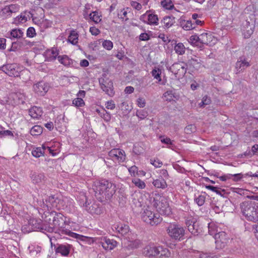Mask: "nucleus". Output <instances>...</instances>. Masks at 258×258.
Masks as SVG:
<instances>
[{
  "instance_id": "42",
  "label": "nucleus",
  "mask_w": 258,
  "mask_h": 258,
  "mask_svg": "<svg viewBox=\"0 0 258 258\" xmlns=\"http://www.w3.org/2000/svg\"><path fill=\"white\" fill-rule=\"evenodd\" d=\"M152 75L154 78L158 80L159 82L161 81V70L159 68H155L151 72Z\"/></svg>"
},
{
  "instance_id": "9",
  "label": "nucleus",
  "mask_w": 258,
  "mask_h": 258,
  "mask_svg": "<svg viewBox=\"0 0 258 258\" xmlns=\"http://www.w3.org/2000/svg\"><path fill=\"white\" fill-rule=\"evenodd\" d=\"M108 159L118 163L123 162L125 159V154L123 150L120 149H113L108 153ZM108 159V158H107Z\"/></svg>"
},
{
  "instance_id": "3",
  "label": "nucleus",
  "mask_w": 258,
  "mask_h": 258,
  "mask_svg": "<svg viewBox=\"0 0 258 258\" xmlns=\"http://www.w3.org/2000/svg\"><path fill=\"white\" fill-rule=\"evenodd\" d=\"M241 212L248 221L258 223V203L253 201H245L240 204Z\"/></svg>"
},
{
  "instance_id": "6",
  "label": "nucleus",
  "mask_w": 258,
  "mask_h": 258,
  "mask_svg": "<svg viewBox=\"0 0 258 258\" xmlns=\"http://www.w3.org/2000/svg\"><path fill=\"white\" fill-rule=\"evenodd\" d=\"M213 225V224H208L209 233L210 235L214 234V232L211 229ZM215 240L216 247L217 248H223L228 243L229 237L225 232L221 231L215 234Z\"/></svg>"
},
{
  "instance_id": "49",
  "label": "nucleus",
  "mask_w": 258,
  "mask_h": 258,
  "mask_svg": "<svg viewBox=\"0 0 258 258\" xmlns=\"http://www.w3.org/2000/svg\"><path fill=\"white\" fill-rule=\"evenodd\" d=\"M211 102V98L206 95L203 98L202 102L199 104V105L200 107H204L206 105L210 104Z\"/></svg>"
},
{
  "instance_id": "57",
  "label": "nucleus",
  "mask_w": 258,
  "mask_h": 258,
  "mask_svg": "<svg viewBox=\"0 0 258 258\" xmlns=\"http://www.w3.org/2000/svg\"><path fill=\"white\" fill-rule=\"evenodd\" d=\"M200 35H192L189 38V41L191 43H197L198 42H200Z\"/></svg>"
},
{
  "instance_id": "64",
  "label": "nucleus",
  "mask_w": 258,
  "mask_h": 258,
  "mask_svg": "<svg viewBox=\"0 0 258 258\" xmlns=\"http://www.w3.org/2000/svg\"><path fill=\"white\" fill-rule=\"evenodd\" d=\"M139 39L142 41L148 40L150 39L149 35L146 33H142L140 34Z\"/></svg>"
},
{
  "instance_id": "2",
  "label": "nucleus",
  "mask_w": 258,
  "mask_h": 258,
  "mask_svg": "<svg viewBox=\"0 0 258 258\" xmlns=\"http://www.w3.org/2000/svg\"><path fill=\"white\" fill-rule=\"evenodd\" d=\"M93 189L96 197L101 202L110 200L116 191L114 184L106 179L96 181L94 182Z\"/></svg>"
},
{
  "instance_id": "58",
  "label": "nucleus",
  "mask_w": 258,
  "mask_h": 258,
  "mask_svg": "<svg viewBox=\"0 0 258 258\" xmlns=\"http://www.w3.org/2000/svg\"><path fill=\"white\" fill-rule=\"evenodd\" d=\"M131 4L132 7L138 11L140 10L142 8V5L140 3L135 1H132Z\"/></svg>"
},
{
  "instance_id": "29",
  "label": "nucleus",
  "mask_w": 258,
  "mask_h": 258,
  "mask_svg": "<svg viewBox=\"0 0 258 258\" xmlns=\"http://www.w3.org/2000/svg\"><path fill=\"white\" fill-rule=\"evenodd\" d=\"M69 245H59L56 249V253H59L63 256H67L70 253Z\"/></svg>"
},
{
  "instance_id": "30",
  "label": "nucleus",
  "mask_w": 258,
  "mask_h": 258,
  "mask_svg": "<svg viewBox=\"0 0 258 258\" xmlns=\"http://www.w3.org/2000/svg\"><path fill=\"white\" fill-rule=\"evenodd\" d=\"M29 253L32 256H37L40 254L41 251V247L38 245L31 244L28 246Z\"/></svg>"
},
{
  "instance_id": "44",
  "label": "nucleus",
  "mask_w": 258,
  "mask_h": 258,
  "mask_svg": "<svg viewBox=\"0 0 258 258\" xmlns=\"http://www.w3.org/2000/svg\"><path fill=\"white\" fill-rule=\"evenodd\" d=\"M90 19L96 23H98L100 22L101 19L98 15V12L96 11L93 12L89 15Z\"/></svg>"
},
{
  "instance_id": "55",
  "label": "nucleus",
  "mask_w": 258,
  "mask_h": 258,
  "mask_svg": "<svg viewBox=\"0 0 258 258\" xmlns=\"http://www.w3.org/2000/svg\"><path fill=\"white\" fill-rule=\"evenodd\" d=\"M243 174L242 173H237L232 174V180L234 181H239L243 178Z\"/></svg>"
},
{
  "instance_id": "28",
  "label": "nucleus",
  "mask_w": 258,
  "mask_h": 258,
  "mask_svg": "<svg viewBox=\"0 0 258 258\" xmlns=\"http://www.w3.org/2000/svg\"><path fill=\"white\" fill-rule=\"evenodd\" d=\"M32 180L34 183H42L45 179V176L43 173H34L31 176Z\"/></svg>"
},
{
  "instance_id": "35",
  "label": "nucleus",
  "mask_w": 258,
  "mask_h": 258,
  "mask_svg": "<svg viewBox=\"0 0 258 258\" xmlns=\"http://www.w3.org/2000/svg\"><path fill=\"white\" fill-rule=\"evenodd\" d=\"M159 254L157 256L159 258H168L170 256V252L169 250L166 248L159 246Z\"/></svg>"
},
{
  "instance_id": "32",
  "label": "nucleus",
  "mask_w": 258,
  "mask_h": 258,
  "mask_svg": "<svg viewBox=\"0 0 258 258\" xmlns=\"http://www.w3.org/2000/svg\"><path fill=\"white\" fill-rule=\"evenodd\" d=\"M161 22L163 26L167 28L171 27L175 22L174 17L173 16H166L163 18Z\"/></svg>"
},
{
  "instance_id": "60",
  "label": "nucleus",
  "mask_w": 258,
  "mask_h": 258,
  "mask_svg": "<svg viewBox=\"0 0 258 258\" xmlns=\"http://www.w3.org/2000/svg\"><path fill=\"white\" fill-rule=\"evenodd\" d=\"M115 107V105L114 103V102L112 100L108 101L107 102L106 104V108L108 109H111L112 110L114 109Z\"/></svg>"
},
{
  "instance_id": "59",
  "label": "nucleus",
  "mask_w": 258,
  "mask_h": 258,
  "mask_svg": "<svg viewBox=\"0 0 258 258\" xmlns=\"http://www.w3.org/2000/svg\"><path fill=\"white\" fill-rule=\"evenodd\" d=\"M146 104L145 100L143 98H139L137 99V105L141 108H143Z\"/></svg>"
},
{
  "instance_id": "22",
  "label": "nucleus",
  "mask_w": 258,
  "mask_h": 258,
  "mask_svg": "<svg viewBox=\"0 0 258 258\" xmlns=\"http://www.w3.org/2000/svg\"><path fill=\"white\" fill-rule=\"evenodd\" d=\"M8 35H9L8 37H9L11 39L15 38L20 39L23 36L24 32L20 29L15 28L12 29L10 32V33H8Z\"/></svg>"
},
{
  "instance_id": "36",
  "label": "nucleus",
  "mask_w": 258,
  "mask_h": 258,
  "mask_svg": "<svg viewBox=\"0 0 258 258\" xmlns=\"http://www.w3.org/2000/svg\"><path fill=\"white\" fill-rule=\"evenodd\" d=\"M182 28L185 30L194 29L196 28L195 24L190 21H184L181 23Z\"/></svg>"
},
{
  "instance_id": "19",
  "label": "nucleus",
  "mask_w": 258,
  "mask_h": 258,
  "mask_svg": "<svg viewBox=\"0 0 258 258\" xmlns=\"http://www.w3.org/2000/svg\"><path fill=\"white\" fill-rule=\"evenodd\" d=\"M159 246L157 247L153 245H148L144 249V254L147 256H155L159 254Z\"/></svg>"
},
{
  "instance_id": "18",
  "label": "nucleus",
  "mask_w": 258,
  "mask_h": 258,
  "mask_svg": "<svg viewBox=\"0 0 258 258\" xmlns=\"http://www.w3.org/2000/svg\"><path fill=\"white\" fill-rule=\"evenodd\" d=\"M200 38V43L206 45H212L216 41L214 36L210 33H205L201 34Z\"/></svg>"
},
{
  "instance_id": "50",
  "label": "nucleus",
  "mask_w": 258,
  "mask_h": 258,
  "mask_svg": "<svg viewBox=\"0 0 258 258\" xmlns=\"http://www.w3.org/2000/svg\"><path fill=\"white\" fill-rule=\"evenodd\" d=\"M196 131V126L194 124H189L184 128V132L187 134H190Z\"/></svg>"
},
{
  "instance_id": "23",
  "label": "nucleus",
  "mask_w": 258,
  "mask_h": 258,
  "mask_svg": "<svg viewBox=\"0 0 258 258\" xmlns=\"http://www.w3.org/2000/svg\"><path fill=\"white\" fill-rule=\"evenodd\" d=\"M113 229L115 230L122 235H125L129 231V227L128 225L123 224H119L113 226Z\"/></svg>"
},
{
  "instance_id": "63",
  "label": "nucleus",
  "mask_w": 258,
  "mask_h": 258,
  "mask_svg": "<svg viewBox=\"0 0 258 258\" xmlns=\"http://www.w3.org/2000/svg\"><path fill=\"white\" fill-rule=\"evenodd\" d=\"M90 32L93 35L95 36L98 35L100 32V30L95 27H90Z\"/></svg>"
},
{
  "instance_id": "17",
  "label": "nucleus",
  "mask_w": 258,
  "mask_h": 258,
  "mask_svg": "<svg viewBox=\"0 0 258 258\" xmlns=\"http://www.w3.org/2000/svg\"><path fill=\"white\" fill-rule=\"evenodd\" d=\"M32 17V14L29 11H25L21 13V14L15 18L14 23L16 25L23 24L25 23L28 20L30 19Z\"/></svg>"
},
{
  "instance_id": "26",
  "label": "nucleus",
  "mask_w": 258,
  "mask_h": 258,
  "mask_svg": "<svg viewBox=\"0 0 258 258\" xmlns=\"http://www.w3.org/2000/svg\"><path fill=\"white\" fill-rule=\"evenodd\" d=\"M29 115L33 118H39L42 114V110L41 108L33 107L29 109Z\"/></svg>"
},
{
  "instance_id": "24",
  "label": "nucleus",
  "mask_w": 258,
  "mask_h": 258,
  "mask_svg": "<svg viewBox=\"0 0 258 258\" xmlns=\"http://www.w3.org/2000/svg\"><path fill=\"white\" fill-rule=\"evenodd\" d=\"M249 66H250L249 63L245 60H238L235 64L236 74L244 71L247 67Z\"/></svg>"
},
{
  "instance_id": "15",
  "label": "nucleus",
  "mask_w": 258,
  "mask_h": 258,
  "mask_svg": "<svg viewBox=\"0 0 258 258\" xmlns=\"http://www.w3.org/2000/svg\"><path fill=\"white\" fill-rule=\"evenodd\" d=\"M48 85L43 81L39 82L33 86L34 91L40 96H44L48 91Z\"/></svg>"
},
{
  "instance_id": "46",
  "label": "nucleus",
  "mask_w": 258,
  "mask_h": 258,
  "mask_svg": "<svg viewBox=\"0 0 258 258\" xmlns=\"http://www.w3.org/2000/svg\"><path fill=\"white\" fill-rule=\"evenodd\" d=\"M258 154V145L255 144L251 148V151H249L248 152L246 151L245 152V156L247 155H253Z\"/></svg>"
},
{
  "instance_id": "38",
  "label": "nucleus",
  "mask_w": 258,
  "mask_h": 258,
  "mask_svg": "<svg viewBox=\"0 0 258 258\" xmlns=\"http://www.w3.org/2000/svg\"><path fill=\"white\" fill-rule=\"evenodd\" d=\"M42 127L40 125H34L30 130V134L32 136H38L42 134Z\"/></svg>"
},
{
  "instance_id": "53",
  "label": "nucleus",
  "mask_w": 258,
  "mask_h": 258,
  "mask_svg": "<svg viewBox=\"0 0 258 258\" xmlns=\"http://www.w3.org/2000/svg\"><path fill=\"white\" fill-rule=\"evenodd\" d=\"M36 35L35 30L33 27H29L27 30V36L33 37Z\"/></svg>"
},
{
  "instance_id": "21",
  "label": "nucleus",
  "mask_w": 258,
  "mask_h": 258,
  "mask_svg": "<svg viewBox=\"0 0 258 258\" xmlns=\"http://www.w3.org/2000/svg\"><path fill=\"white\" fill-rule=\"evenodd\" d=\"M58 56V50L56 48L53 47L51 49L47 50L45 52L46 58L48 61H52Z\"/></svg>"
},
{
  "instance_id": "13",
  "label": "nucleus",
  "mask_w": 258,
  "mask_h": 258,
  "mask_svg": "<svg viewBox=\"0 0 258 258\" xmlns=\"http://www.w3.org/2000/svg\"><path fill=\"white\" fill-rule=\"evenodd\" d=\"M188 231L194 235H198L202 232V229L200 227L199 223L193 218L187 219L185 222Z\"/></svg>"
},
{
  "instance_id": "10",
  "label": "nucleus",
  "mask_w": 258,
  "mask_h": 258,
  "mask_svg": "<svg viewBox=\"0 0 258 258\" xmlns=\"http://www.w3.org/2000/svg\"><path fill=\"white\" fill-rule=\"evenodd\" d=\"M29 230H25V227H22V230L25 232H30L31 231H37L38 230H45V227L47 225L44 224L42 223L40 220H37L36 219H31L28 222Z\"/></svg>"
},
{
  "instance_id": "27",
  "label": "nucleus",
  "mask_w": 258,
  "mask_h": 258,
  "mask_svg": "<svg viewBox=\"0 0 258 258\" xmlns=\"http://www.w3.org/2000/svg\"><path fill=\"white\" fill-rule=\"evenodd\" d=\"M76 235L73 236L72 237L76 238L82 241H85L88 244H91L94 242L96 241V240H98L99 238H92L84 236L83 235H81L78 234L76 233Z\"/></svg>"
},
{
  "instance_id": "37",
  "label": "nucleus",
  "mask_w": 258,
  "mask_h": 258,
  "mask_svg": "<svg viewBox=\"0 0 258 258\" xmlns=\"http://www.w3.org/2000/svg\"><path fill=\"white\" fill-rule=\"evenodd\" d=\"M174 50L177 54L182 55L185 53V48L182 43H178L174 46Z\"/></svg>"
},
{
  "instance_id": "61",
  "label": "nucleus",
  "mask_w": 258,
  "mask_h": 258,
  "mask_svg": "<svg viewBox=\"0 0 258 258\" xmlns=\"http://www.w3.org/2000/svg\"><path fill=\"white\" fill-rule=\"evenodd\" d=\"M232 174H225L224 175L221 176L219 177V178L223 181H226L228 179H232Z\"/></svg>"
},
{
  "instance_id": "16",
  "label": "nucleus",
  "mask_w": 258,
  "mask_h": 258,
  "mask_svg": "<svg viewBox=\"0 0 258 258\" xmlns=\"http://www.w3.org/2000/svg\"><path fill=\"white\" fill-rule=\"evenodd\" d=\"M140 20L144 23H147L150 25H157L158 22V18L157 15L155 14H144L141 16Z\"/></svg>"
},
{
  "instance_id": "33",
  "label": "nucleus",
  "mask_w": 258,
  "mask_h": 258,
  "mask_svg": "<svg viewBox=\"0 0 258 258\" xmlns=\"http://www.w3.org/2000/svg\"><path fill=\"white\" fill-rule=\"evenodd\" d=\"M57 59L59 62L64 66H70L73 63L72 59L67 55L58 56Z\"/></svg>"
},
{
  "instance_id": "12",
  "label": "nucleus",
  "mask_w": 258,
  "mask_h": 258,
  "mask_svg": "<svg viewBox=\"0 0 258 258\" xmlns=\"http://www.w3.org/2000/svg\"><path fill=\"white\" fill-rule=\"evenodd\" d=\"M170 69L176 77L181 78L184 76L186 73L187 65L183 62L174 63Z\"/></svg>"
},
{
  "instance_id": "51",
  "label": "nucleus",
  "mask_w": 258,
  "mask_h": 258,
  "mask_svg": "<svg viewBox=\"0 0 258 258\" xmlns=\"http://www.w3.org/2000/svg\"><path fill=\"white\" fill-rule=\"evenodd\" d=\"M103 47L107 50H111L113 47V43L110 40H104L103 42Z\"/></svg>"
},
{
  "instance_id": "40",
  "label": "nucleus",
  "mask_w": 258,
  "mask_h": 258,
  "mask_svg": "<svg viewBox=\"0 0 258 258\" xmlns=\"http://www.w3.org/2000/svg\"><path fill=\"white\" fill-rule=\"evenodd\" d=\"M206 196L205 194L200 195L197 197L195 198V201L199 206H203L205 202Z\"/></svg>"
},
{
  "instance_id": "52",
  "label": "nucleus",
  "mask_w": 258,
  "mask_h": 258,
  "mask_svg": "<svg viewBox=\"0 0 258 258\" xmlns=\"http://www.w3.org/2000/svg\"><path fill=\"white\" fill-rule=\"evenodd\" d=\"M150 163L156 168L160 167L163 164L162 162L160 161L158 159H150Z\"/></svg>"
},
{
  "instance_id": "8",
  "label": "nucleus",
  "mask_w": 258,
  "mask_h": 258,
  "mask_svg": "<svg viewBox=\"0 0 258 258\" xmlns=\"http://www.w3.org/2000/svg\"><path fill=\"white\" fill-rule=\"evenodd\" d=\"M0 70L11 77H17L20 76V68L16 63H11L3 65L0 67Z\"/></svg>"
},
{
  "instance_id": "47",
  "label": "nucleus",
  "mask_w": 258,
  "mask_h": 258,
  "mask_svg": "<svg viewBox=\"0 0 258 258\" xmlns=\"http://www.w3.org/2000/svg\"><path fill=\"white\" fill-rule=\"evenodd\" d=\"M73 104L77 107H82L85 105V102L81 98L78 97L73 100Z\"/></svg>"
},
{
  "instance_id": "11",
  "label": "nucleus",
  "mask_w": 258,
  "mask_h": 258,
  "mask_svg": "<svg viewBox=\"0 0 258 258\" xmlns=\"http://www.w3.org/2000/svg\"><path fill=\"white\" fill-rule=\"evenodd\" d=\"M99 84L102 90L110 96H112L114 93L112 81L108 78H101Z\"/></svg>"
},
{
  "instance_id": "31",
  "label": "nucleus",
  "mask_w": 258,
  "mask_h": 258,
  "mask_svg": "<svg viewBox=\"0 0 258 258\" xmlns=\"http://www.w3.org/2000/svg\"><path fill=\"white\" fill-rule=\"evenodd\" d=\"M78 35L76 31H71L68 37V41L73 45L76 44L78 43Z\"/></svg>"
},
{
  "instance_id": "56",
  "label": "nucleus",
  "mask_w": 258,
  "mask_h": 258,
  "mask_svg": "<svg viewBox=\"0 0 258 258\" xmlns=\"http://www.w3.org/2000/svg\"><path fill=\"white\" fill-rule=\"evenodd\" d=\"M1 137H4V136H11V137H14L13 133L12 132L9 131V130H4V129H2V133L0 135Z\"/></svg>"
},
{
  "instance_id": "14",
  "label": "nucleus",
  "mask_w": 258,
  "mask_h": 258,
  "mask_svg": "<svg viewBox=\"0 0 258 258\" xmlns=\"http://www.w3.org/2000/svg\"><path fill=\"white\" fill-rule=\"evenodd\" d=\"M98 242L106 250H111L116 247L117 242L113 239L107 237H101L98 239Z\"/></svg>"
},
{
  "instance_id": "4",
  "label": "nucleus",
  "mask_w": 258,
  "mask_h": 258,
  "mask_svg": "<svg viewBox=\"0 0 258 258\" xmlns=\"http://www.w3.org/2000/svg\"><path fill=\"white\" fill-rule=\"evenodd\" d=\"M153 206L158 211V213L160 215L168 216L171 213V208L167 199L163 196L159 195H155L153 201Z\"/></svg>"
},
{
  "instance_id": "20",
  "label": "nucleus",
  "mask_w": 258,
  "mask_h": 258,
  "mask_svg": "<svg viewBox=\"0 0 258 258\" xmlns=\"http://www.w3.org/2000/svg\"><path fill=\"white\" fill-rule=\"evenodd\" d=\"M123 244L124 246L127 249H133L134 248H137L139 247L140 245L141 244V241L138 239L129 240L126 239H124Z\"/></svg>"
},
{
  "instance_id": "62",
  "label": "nucleus",
  "mask_w": 258,
  "mask_h": 258,
  "mask_svg": "<svg viewBox=\"0 0 258 258\" xmlns=\"http://www.w3.org/2000/svg\"><path fill=\"white\" fill-rule=\"evenodd\" d=\"M128 171L131 174V175L135 176V174L137 173L138 167L136 166H132V167L128 168Z\"/></svg>"
},
{
  "instance_id": "34",
  "label": "nucleus",
  "mask_w": 258,
  "mask_h": 258,
  "mask_svg": "<svg viewBox=\"0 0 258 258\" xmlns=\"http://www.w3.org/2000/svg\"><path fill=\"white\" fill-rule=\"evenodd\" d=\"M45 149V147L44 146L42 147L36 148L32 151V154L35 157H40L44 155Z\"/></svg>"
},
{
  "instance_id": "5",
  "label": "nucleus",
  "mask_w": 258,
  "mask_h": 258,
  "mask_svg": "<svg viewBox=\"0 0 258 258\" xmlns=\"http://www.w3.org/2000/svg\"><path fill=\"white\" fill-rule=\"evenodd\" d=\"M142 219L147 224L155 226L159 224L162 220L159 213H154L149 209H146L141 215Z\"/></svg>"
},
{
  "instance_id": "48",
  "label": "nucleus",
  "mask_w": 258,
  "mask_h": 258,
  "mask_svg": "<svg viewBox=\"0 0 258 258\" xmlns=\"http://www.w3.org/2000/svg\"><path fill=\"white\" fill-rule=\"evenodd\" d=\"M136 115L141 119H145L148 116V112L145 110H139L136 112Z\"/></svg>"
},
{
  "instance_id": "1",
  "label": "nucleus",
  "mask_w": 258,
  "mask_h": 258,
  "mask_svg": "<svg viewBox=\"0 0 258 258\" xmlns=\"http://www.w3.org/2000/svg\"><path fill=\"white\" fill-rule=\"evenodd\" d=\"M47 214L48 215H46L45 222L48 223V226L45 227L46 231L54 232L60 235H67L72 237L76 235V233L70 230V225L67 222L66 217L62 214L55 212H47Z\"/></svg>"
},
{
  "instance_id": "45",
  "label": "nucleus",
  "mask_w": 258,
  "mask_h": 258,
  "mask_svg": "<svg viewBox=\"0 0 258 258\" xmlns=\"http://www.w3.org/2000/svg\"><path fill=\"white\" fill-rule=\"evenodd\" d=\"M100 116L107 122L109 121L111 119L110 114L104 109L102 110V112L100 113Z\"/></svg>"
},
{
  "instance_id": "54",
  "label": "nucleus",
  "mask_w": 258,
  "mask_h": 258,
  "mask_svg": "<svg viewBox=\"0 0 258 258\" xmlns=\"http://www.w3.org/2000/svg\"><path fill=\"white\" fill-rule=\"evenodd\" d=\"M233 191L241 196H245L247 195L248 190L243 188H235Z\"/></svg>"
},
{
  "instance_id": "43",
  "label": "nucleus",
  "mask_w": 258,
  "mask_h": 258,
  "mask_svg": "<svg viewBox=\"0 0 258 258\" xmlns=\"http://www.w3.org/2000/svg\"><path fill=\"white\" fill-rule=\"evenodd\" d=\"M161 4L163 8L167 10H171L174 7V5L171 0H163L161 1Z\"/></svg>"
},
{
  "instance_id": "25",
  "label": "nucleus",
  "mask_w": 258,
  "mask_h": 258,
  "mask_svg": "<svg viewBox=\"0 0 258 258\" xmlns=\"http://www.w3.org/2000/svg\"><path fill=\"white\" fill-rule=\"evenodd\" d=\"M152 183L154 186L157 188L164 189L167 186V184L165 179L162 176L159 177L158 178L154 180Z\"/></svg>"
},
{
  "instance_id": "39",
  "label": "nucleus",
  "mask_w": 258,
  "mask_h": 258,
  "mask_svg": "<svg viewBox=\"0 0 258 258\" xmlns=\"http://www.w3.org/2000/svg\"><path fill=\"white\" fill-rule=\"evenodd\" d=\"M132 182L135 185L140 189H143L146 186L145 183L140 179L135 178L132 179Z\"/></svg>"
},
{
  "instance_id": "7",
  "label": "nucleus",
  "mask_w": 258,
  "mask_h": 258,
  "mask_svg": "<svg viewBox=\"0 0 258 258\" xmlns=\"http://www.w3.org/2000/svg\"><path fill=\"white\" fill-rule=\"evenodd\" d=\"M169 235L173 239L180 240L185 233L184 228L180 225L170 224L167 229Z\"/></svg>"
},
{
  "instance_id": "41",
  "label": "nucleus",
  "mask_w": 258,
  "mask_h": 258,
  "mask_svg": "<svg viewBox=\"0 0 258 258\" xmlns=\"http://www.w3.org/2000/svg\"><path fill=\"white\" fill-rule=\"evenodd\" d=\"M79 202L81 206L87 207L89 205L86 196L84 194H81L79 196Z\"/></svg>"
}]
</instances>
